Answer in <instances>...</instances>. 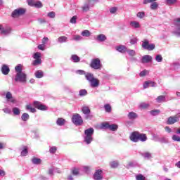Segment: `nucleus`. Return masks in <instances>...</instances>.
<instances>
[{
    "label": "nucleus",
    "instance_id": "f257e3e1",
    "mask_svg": "<svg viewBox=\"0 0 180 180\" xmlns=\"http://www.w3.org/2000/svg\"><path fill=\"white\" fill-rule=\"evenodd\" d=\"M130 140L134 143H138V141H147V135L146 134H141L139 131H134L130 136Z\"/></svg>",
    "mask_w": 180,
    "mask_h": 180
},
{
    "label": "nucleus",
    "instance_id": "f03ea898",
    "mask_svg": "<svg viewBox=\"0 0 180 180\" xmlns=\"http://www.w3.org/2000/svg\"><path fill=\"white\" fill-rule=\"evenodd\" d=\"M94 133H95V130L94 129V128H89L84 130V141L87 144H91V143L94 141V138L92 137V136H94Z\"/></svg>",
    "mask_w": 180,
    "mask_h": 180
},
{
    "label": "nucleus",
    "instance_id": "7ed1b4c3",
    "mask_svg": "<svg viewBox=\"0 0 180 180\" xmlns=\"http://www.w3.org/2000/svg\"><path fill=\"white\" fill-rule=\"evenodd\" d=\"M72 122L75 126H82L84 120L79 114H75L72 117Z\"/></svg>",
    "mask_w": 180,
    "mask_h": 180
},
{
    "label": "nucleus",
    "instance_id": "20e7f679",
    "mask_svg": "<svg viewBox=\"0 0 180 180\" xmlns=\"http://www.w3.org/2000/svg\"><path fill=\"white\" fill-rule=\"evenodd\" d=\"M90 67L91 68H93V70H101L102 63H101V59L98 58L92 59L90 63Z\"/></svg>",
    "mask_w": 180,
    "mask_h": 180
},
{
    "label": "nucleus",
    "instance_id": "39448f33",
    "mask_svg": "<svg viewBox=\"0 0 180 180\" xmlns=\"http://www.w3.org/2000/svg\"><path fill=\"white\" fill-rule=\"evenodd\" d=\"M27 76L25 72L22 73H17L15 75V81L16 82H22V84H25L27 81Z\"/></svg>",
    "mask_w": 180,
    "mask_h": 180
},
{
    "label": "nucleus",
    "instance_id": "423d86ee",
    "mask_svg": "<svg viewBox=\"0 0 180 180\" xmlns=\"http://www.w3.org/2000/svg\"><path fill=\"white\" fill-rule=\"evenodd\" d=\"M25 13H26V9L20 8L14 10L11 13V16L12 18H19V16H22Z\"/></svg>",
    "mask_w": 180,
    "mask_h": 180
},
{
    "label": "nucleus",
    "instance_id": "0eeeda50",
    "mask_svg": "<svg viewBox=\"0 0 180 180\" xmlns=\"http://www.w3.org/2000/svg\"><path fill=\"white\" fill-rule=\"evenodd\" d=\"M41 54L39 52H37L34 54V60L32 62V65H40L41 64V59L40 58Z\"/></svg>",
    "mask_w": 180,
    "mask_h": 180
},
{
    "label": "nucleus",
    "instance_id": "6e6552de",
    "mask_svg": "<svg viewBox=\"0 0 180 180\" xmlns=\"http://www.w3.org/2000/svg\"><path fill=\"white\" fill-rule=\"evenodd\" d=\"M34 107L38 110H47L49 108L47 105L41 103L40 101H34Z\"/></svg>",
    "mask_w": 180,
    "mask_h": 180
},
{
    "label": "nucleus",
    "instance_id": "1a4fd4ad",
    "mask_svg": "<svg viewBox=\"0 0 180 180\" xmlns=\"http://www.w3.org/2000/svg\"><path fill=\"white\" fill-rule=\"evenodd\" d=\"M94 180H102L103 179V171L102 169L96 170L94 174Z\"/></svg>",
    "mask_w": 180,
    "mask_h": 180
},
{
    "label": "nucleus",
    "instance_id": "9d476101",
    "mask_svg": "<svg viewBox=\"0 0 180 180\" xmlns=\"http://www.w3.org/2000/svg\"><path fill=\"white\" fill-rule=\"evenodd\" d=\"M176 122H179V118L177 116L169 117L167 121V124H174Z\"/></svg>",
    "mask_w": 180,
    "mask_h": 180
},
{
    "label": "nucleus",
    "instance_id": "9b49d317",
    "mask_svg": "<svg viewBox=\"0 0 180 180\" xmlns=\"http://www.w3.org/2000/svg\"><path fill=\"white\" fill-rule=\"evenodd\" d=\"M6 98L8 102H11V103H16V99H15L12 96V93H11L10 91H8L6 93Z\"/></svg>",
    "mask_w": 180,
    "mask_h": 180
},
{
    "label": "nucleus",
    "instance_id": "f8f14e48",
    "mask_svg": "<svg viewBox=\"0 0 180 180\" xmlns=\"http://www.w3.org/2000/svg\"><path fill=\"white\" fill-rule=\"evenodd\" d=\"M151 61H153V57L149 55H145L144 56H143L141 60V63H143V64L151 63Z\"/></svg>",
    "mask_w": 180,
    "mask_h": 180
},
{
    "label": "nucleus",
    "instance_id": "ddd939ff",
    "mask_svg": "<svg viewBox=\"0 0 180 180\" xmlns=\"http://www.w3.org/2000/svg\"><path fill=\"white\" fill-rule=\"evenodd\" d=\"M10 71H11V69H9V66H8L7 65H2L1 72L2 74H4V75H8Z\"/></svg>",
    "mask_w": 180,
    "mask_h": 180
},
{
    "label": "nucleus",
    "instance_id": "4468645a",
    "mask_svg": "<svg viewBox=\"0 0 180 180\" xmlns=\"http://www.w3.org/2000/svg\"><path fill=\"white\" fill-rule=\"evenodd\" d=\"M90 84L92 88H98L99 86V79L94 78L90 82Z\"/></svg>",
    "mask_w": 180,
    "mask_h": 180
},
{
    "label": "nucleus",
    "instance_id": "2eb2a0df",
    "mask_svg": "<svg viewBox=\"0 0 180 180\" xmlns=\"http://www.w3.org/2000/svg\"><path fill=\"white\" fill-rule=\"evenodd\" d=\"M117 51H119V53H125L127 51V48L124 45H120L118 46H116Z\"/></svg>",
    "mask_w": 180,
    "mask_h": 180
},
{
    "label": "nucleus",
    "instance_id": "dca6fc26",
    "mask_svg": "<svg viewBox=\"0 0 180 180\" xmlns=\"http://www.w3.org/2000/svg\"><path fill=\"white\" fill-rule=\"evenodd\" d=\"M32 164H34L35 165H40L41 164V159L36 157H33L31 160Z\"/></svg>",
    "mask_w": 180,
    "mask_h": 180
},
{
    "label": "nucleus",
    "instance_id": "f3484780",
    "mask_svg": "<svg viewBox=\"0 0 180 180\" xmlns=\"http://www.w3.org/2000/svg\"><path fill=\"white\" fill-rule=\"evenodd\" d=\"M85 78L91 82L95 77H94V75L92 73L87 72L85 74Z\"/></svg>",
    "mask_w": 180,
    "mask_h": 180
},
{
    "label": "nucleus",
    "instance_id": "a211bd4d",
    "mask_svg": "<svg viewBox=\"0 0 180 180\" xmlns=\"http://www.w3.org/2000/svg\"><path fill=\"white\" fill-rule=\"evenodd\" d=\"M68 40V37L65 36H60L58 38V43H67Z\"/></svg>",
    "mask_w": 180,
    "mask_h": 180
},
{
    "label": "nucleus",
    "instance_id": "6ab92c4d",
    "mask_svg": "<svg viewBox=\"0 0 180 180\" xmlns=\"http://www.w3.org/2000/svg\"><path fill=\"white\" fill-rule=\"evenodd\" d=\"M11 30H12L9 27H6V29L3 27L1 33V34H9V33H11Z\"/></svg>",
    "mask_w": 180,
    "mask_h": 180
},
{
    "label": "nucleus",
    "instance_id": "aec40b11",
    "mask_svg": "<svg viewBox=\"0 0 180 180\" xmlns=\"http://www.w3.org/2000/svg\"><path fill=\"white\" fill-rule=\"evenodd\" d=\"M104 109L107 113H110L112 112V106L109 103L104 105Z\"/></svg>",
    "mask_w": 180,
    "mask_h": 180
},
{
    "label": "nucleus",
    "instance_id": "412c9836",
    "mask_svg": "<svg viewBox=\"0 0 180 180\" xmlns=\"http://www.w3.org/2000/svg\"><path fill=\"white\" fill-rule=\"evenodd\" d=\"M128 117L129 119H130L131 120H133V119H137L138 117V115L136 112H129L128 114Z\"/></svg>",
    "mask_w": 180,
    "mask_h": 180
},
{
    "label": "nucleus",
    "instance_id": "4be33fe9",
    "mask_svg": "<svg viewBox=\"0 0 180 180\" xmlns=\"http://www.w3.org/2000/svg\"><path fill=\"white\" fill-rule=\"evenodd\" d=\"M56 123L58 126H64L65 124V120L64 118H58Z\"/></svg>",
    "mask_w": 180,
    "mask_h": 180
},
{
    "label": "nucleus",
    "instance_id": "5701e85b",
    "mask_svg": "<svg viewBox=\"0 0 180 180\" xmlns=\"http://www.w3.org/2000/svg\"><path fill=\"white\" fill-rule=\"evenodd\" d=\"M82 111L84 115H89L91 113V110L87 106L83 107Z\"/></svg>",
    "mask_w": 180,
    "mask_h": 180
},
{
    "label": "nucleus",
    "instance_id": "b1692460",
    "mask_svg": "<svg viewBox=\"0 0 180 180\" xmlns=\"http://www.w3.org/2000/svg\"><path fill=\"white\" fill-rule=\"evenodd\" d=\"M29 151L27 150V146H24L22 150L21 151V157H26Z\"/></svg>",
    "mask_w": 180,
    "mask_h": 180
},
{
    "label": "nucleus",
    "instance_id": "393cba45",
    "mask_svg": "<svg viewBox=\"0 0 180 180\" xmlns=\"http://www.w3.org/2000/svg\"><path fill=\"white\" fill-rule=\"evenodd\" d=\"M97 40L98 41H105V40H106V36H105V34H100L97 36Z\"/></svg>",
    "mask_w": 180,
    "mask_h": 180
},
{
    "label": "nucleus",
    "instance_id": "a878e982",
    "mask_svg": "<svg viewBox=\"0 0 180 180\" xmlns=\"http://www.w3.org/2000/svg\"><path fill=\"white\" fill-rule=\"evenodd\" d=\"M44 72L41 70H37L35 72V77L36 78H43Z\"/></svg>",
    "mask_w": 180,
    "mask_h": 180
},
{
    "label": "nucleus",
    "instance_id": "bb28decb",
    "mask_svg": "<svg viewBox=\"0 0 180 180\" xmlns=\"http://www.w3.org/2000/svg\"><path fill=\"white\" fill-rule=\"evenodd\" d=\"M119 129V126L116 124H112L110 125L109 129L111 130V131H116Z\"/></svg>",
    "mask_w": 180,
    "mask_h": 180
},
{
    "label": "nucleus",
    "instance_id": "cd10ccee",
    "mask_svg": "<svg viewBox=\"0 0 180 180\" xmlns=\"http://www.w3.org/2000/svg\"><path fill=\"white\" fill-rule=\"evenodd\" d=\"M158 103H161V102H165V96H159L156 98Z\"/></svg>",
    "mask_w": 180,
    "mask_h": 180
},
{
    "label": "nucleus",
    "instance_id": "c85d7f7f",
    "mask_svg": "<svg viewBox=\"0 0 180 180\" xmlns=\"http://www.w3.org/2000/svg\"><path fill=\"white\" fill-rule=\"evenodd\" d=\"M150 9H152V11H155L157 9H158V3L154 1L150 4Z\"/></svg>",
    "mask_w": 180,
    "mask_h": 180
},
{
    "label": "nucleus",
    "instance_id": "c756f323",
    "mask_svg": "<svg viewBox=\"0 0 180 180\" xmlns=\"http://www.w3.org/2000/svg\"><path fill=\"white\" fill-rule=\"evenodd\" d=\"M82 36L84 37H89V36H91V32L88 30H84L82 32Z\"/></svg>",
    "mask_w": 180,
    "mask_h": 180
},
{
    "label": "nucleus",
    "instance_id": "7c9ffc66",
    "mask_svg": "<svg viewBox=\"0 0 180 180\" xmlns=\"http://www.w3.org/2000/svg\"><path fill=\"white\" fill-rule=\"evenodd\" d=\"M110 165L111 167V168H117V167H119V162L117 161H112L111 162H110Z\"/></svg>",
    "mask_w": 180,
    "mask_h": 180
},
{
    "label": "nucleus",
    "instance_id": "2f4dec72",
    "mask_svg": "<svg viewBox=\"0 0 180 180\" xmlns=\"http://www.w3.org/2000/svg\"><path fill=\"white\" fill-rule=\"evenodd\" d=\"M72 60L74 61V63H79V61H81V58H79V57L77 55H72Z\"/></svg>",
    "mask_w": 180,
    "mask_h": 180
},
{
    "label": "nucleus",
    "instance_id": "473e14b6",
    "mask_svg": "<svg viewBox=\"0 0 180 180\" xmlns=\"http://www.w3.org/2000/svg\"><path fill=\"white\" fill-rule=\"evenodd\" d=\"M29 117H30L29 114L26 112L23 113L21 116V119L22 120H23V122H27V120H29Z\"/></svg>",
    "mask_w": 180,
    "mask_h": 180
},
{
    "label": "nucleus",
    "instance_id": "72a5a7b5",
    "mask_svg": "<svg viewBox=\"0 0 180 180\" xmlns=\"http://www.w3.org/2000/svg\"><path fill=\"white\" fill-rule=\"evenodd\" d=\"M131 25L132 26V27H134L135 29H139V27H140V22L133 21L131 22Z\"/></svg>",
    "mask_w": 180,
    "mask_h": 180
},
{
    "label": "nucleus",
    "instance_id": "f704fd0d",
    "mask_svg": "<svg viewBox=\"0 0 180 180\" xmlns=\"http://www.w3.org/2000/svg\"><path fill=\"white\" fill-rule=\"evenodd\" d=\"M26 110H30L32 113L36 112V109L34 108H32L31 105H26Z\"/></svg>",
    "mask_w": 180,
    "mask_h": 180
},
{
    "label": "nucleus",
    "instance_id": "c9c22d12",
    "mask_svg": "<svg viewBox=\"0 0 180 180\" xmlns=\"http://www.w3.org/2000/svg\"><path fill=\"white\" fill-rule=\"evenodd\" d=\"M15 72H17V74H21L23 72H22V65H20L15 66Z\"/></svg>",
    "mask_w": 180,
    "mask_h": 180
},
{
    "label": "nucleus",
    "instance_id": "e433bc0d",
    "mask_svg": "<svg viewBox=\"0 0 180 180\" xmlns=\"http://www.w3.org/2000/svg\"><path fill=\"white\" fill-rule=\"evenodd\" d=\"M13 115H15L16 116L20 115V110L18 108H13Z\"/></svg>",
    "mask_w": 180,
    "mask_h": 180
},
{
    "label": "nucleus",
    "instance_id": "4c0bfd02",
    "mask_svg": "<svg viewBox=\"0 0 180 180\" xmlns=\"http://www.w3.org/2000/svg\"><path fill=\"white\" fill-rule=\"evenodd\" d=\"M160 113H161V110H153L150 111L152 116H157V115H160Z\"/></svg>",
    "mask_w": 180,
    "mask_h": 180
},
{
    "label": "nucleus",
    "instance_id": "58836bf2",
    "mask_svg": "<svg viewBox=\"0 0 180 180\" xmlns=\"http://www.w3.org/2000/svg\"><path fill=\"white\" fill-rule=\"evenodd\" d=\"M34 6L35 8H42L43 7V4H41V1H35L34 3Z\"/></svg>",
    "mask_w": 180,
    "mask_h": 180
},
{
    "label": "nucleus",
    "instance_id": "ea45409f",
    "mask_svg": "<svg viewBox=\"0 0 180 180\" xmlns=\"http://www.w3.org/2000/svg\"><path fill=\"white\" fill-rule=\"evenodd\" d=\"M72 175H79V169L77 168L74 167L72 169Z\"/></svg>",
    "mask_w": 180,
    "mask_h": 180
},
{
    "label": "nucleus",
    "instance_id": "a19ab883",
    "mask_svg": "<svg viewBox=\"0 0 180 180\" xmlns=\"http://www.w3.org/2000/svg\"><path fill=\"white\" fill-rule=\"evenodd\" d=\"M137 18H139V19H143V18H144L146 16V13L142 11V12H139L136 14Z\"/></svg>",
    "mask_w": 180,
    "mask_h": 180
},
{
    "label": "nucleus",
    "instance_id": "79ce46f5",
    "mask_svg": "<svg viewBox=\"0 0 180 180\" xmlns=\"http://www.w3.org/2000/svg\"><path fill=\"white\" fill-rule=\"evenodd\" d=\"M150 106L149 104H147L146 103H141L139 105V107L141 108V109H147V108H148Z\"/></svg>",
    "mask_w": 180,
    "mask_h": 180
},
{
    "label": "nucleus",
    "instance_id": "37998d69",
    "mask_svg": "<svg viewBox=\"0 0 180 180\" xmlns=\"http://www.w3.org/2000/svg\"><path fill=\"white\" fill-rule=\"evenodd\" d=\"M150 44H148V41H144L142 44V47L145 50H147V48L149 47Z\"/></svg>",
    "mask_w": 180,
    "mask_h": 180
},
{
    "label": "nucleus",
    "instance_id": "c03bdc74",
    "mask_svg": "<svg viewBox=\"0 0 180 180\" xmlns=\"http://www.w3.org/2000/svg\"><path fill=\"white\" fill-rule=\"evenodd\" d=\"M150 44H148V41H144L142 44V47L145 50H147V48L149 47Z\"/></svg>",
    "mask_w": 180,
    "mask_h": 180
},
{
    "label": "nucleus",
    "instance_id": "a18cd8bd",
    "mask_svg": "<svg viewBox=\"0 0 180 180\" xmlns=\"http://www.w3.org/2000/svg\"><path fill=\"white\" fill-rule=\"evenodd\" d=\"M57 152V147L56 146H53V147H51L50 149H49V153L51 154H54Z\"/></svg>",
    "mask_w": 180,
    "mask_h": 180
},
{
    "label": "nucleus",
    "instance_id": "49530a36",
    "mask_svg": "<svg viewBox=\"0 0 180 180\" xmlns=\"http://www.w3.org/2000/svg\"><path fill=\"white\" fill-rule=\"evenodd\" d=\"M127 52L131 57H134V56H136V51H134V50H128Z\"/></svg>",
    "mask_w": 180,
    "mask_h": 180
},
{
    "label": "nucleus",
    "instance_id": "de8ad7c7",
    "mask_svg": "<svg viewBox=\"0 0 180 180\" xmlns=\"http://www.w3.org/2000/svg\"><path fill=\"white\" fill-rule=\"evenodd\" d=\"M136 180H146V177L143 174H138L136 176Z\"/></svg>",
    "mask_w": 180,
    "mask_h": 180
},
{
    "label": "nucleus",
    "instance_id": "09e8293b",
    "mask_svg": "<svg viewBox=\"0 0 180 180\" xmlns=\"http://www.w3.org/2000/svg\"><path fill=\"white\" fill-rule=\"evenodd\" d=\"M88 92L85 89H82L79 91V96H85V95H87Z\"/></svg>",
    "mask_w": 180,
    "mask_h": 180
},
{
    "label": "nucleus",
    "instance_id": "8fccbe9b",
    "mask_svg": "<svg viewBox=\"0 0 180 180\" xmlns=\"http://www.w3.org/2000/svg\"><path fill=\"white\" fill-rule=\"evenodd\" d=\"M47 15L49 16V18H51V19H54L56 18V13L53 11L49 12Z\"/></svg>",
    "mask_w": 180,
    "mask_h": 180
},
{
    "label": "nucleus",
    "instance_id": "3c124183",
    "mask_svg": "<svg viewBox=\"0 0 180 180\" xmlns=\"http://www.w3.org/2000/svg\"><path fill=\"white\" fill-rule=\"evenodd\" d=\"M83 12H88L89 11V5L85 4L83 7H82Z\"/></svg>",
    "mask_w": 180,
    "mask_h": 180
},
{
    "label": "nucleus",
    "instance_id": "603ef678",
    "mask_svg": "<svg viewBox=\"0 0 180 180\" xmlns=\"http://www.w3.org/2000/svg\"><path fill=\"white\" fill-rule=\"evenodd\" d=\"M177 0H166L167 5H174V4H176Z\"/></svg>",
    "mask_w": 180,
    "mask_h": 180
},
{
    "label": "nucleus",
    "instance_id": "864d4df0",
    "mask_svg": "<svg viewBox=\"0 0 180 180\" xmlns=\"http://www.w3.org/2000/svg\"><path fill=\"white\" fill-rule=\"evenodd\" d=\"M172 140H174V141H180V136L178 135H173Z\"/></svg>",
    "mask_w": 180,
    "mask_h": 180
},
{
    "label": "nucleus",
    "instance_id": "5fc2aeb1",
    "mask_svg": "<svg viewBox=\"0 0 180 180\" xmlns=\"http://www.w3.org/2000/svg\"><path fill=\"white\" fill-rule=\"evenodd\" d=\"M157 0H143V5H147L148 4H151L153 2H155Z\"/></svg>",
    "mask_w": 180,
    "mask_h": 180
},
{
    "label": "nucleus",
    "instance_id": "6e6d98bb",
    "mask_svg": "<svg viewBox=\"0 0 180 180\" xmlns=\"http://www.w3.org/2000/svg\"><path fill=\"white\" fill-rule=\"evenodd\" d=\"M155 60L158 63H161V61H162V56L161 55H158L156 56Z\"/></svg>",
    "mask_w": 180,
    "mask_h": 180
},
{
    "label": "nucleus",
    "instance_id": "4d7b16f0",
    "mask_svg": "<svg viewBox=\"0 0 180 180\" xmlns=\"http://www.w3.org/2000/svg\"><path fill=\"white\" fill-rule=\"evenodd\" d=\"M101 126H102L103 129H109L110 124H109V123H108V122H105V123H103Z\"/></svg>",
    "mask_w": 180,
    "mask_h": 180
},
{
    "label": "nucleus",
    "instance_id": "13d9d810",
    "mask_svg": "<svg viewBox=\"0 0 180 180\" xmlns=\"http://www.w3.org/2000/svg\"><path fill=\"white\" fill-rule=\"evenodd\" d=\"M78 17L77 15H74L71 19H70V23H77V19Z\"/></svg>",
    "mask_w": 180,
    "mask_h": 180
},
{
    "label": "nucleus",
    "instance_id": "bf43d9fd",
    "mask_svg": "<svg viewBox=\"0 0 180 180\" xmlns=\"http://www.w3.org/2000/svg\"><path fill=\"white\" fill-rule=\"evenodd\" d=\"M150 86V81H146L143 84V89H147V88Z\"/></svg>",
    "mask_w": 180,
    "mask_h": 180
},
{
    "label": "nucleus",
    "instance_id": "052dcab7",
    "mask_svg": "<svg viewBox=\"0 0 180 180\" xmlns=\"http://www.w3.org/2000/svg\"><path fill=\"white\" fill-rule=\"evenodd\" d=\"M154 49H155V45H154L153 44H149L148 47L147 48V50L151 51V50H154Z\"/></svg>",
    "mask_w": 180,
    "mask_h": 180
},
{
    "label": "nucleus",
    "instance_id": "680f3d73",
    "mask_svg": "<svg viewBox=\"0 0 180 180\" xmlns=\"http://www.w3.org/2000/svg\"><path fill=\"white\" fill-rule=\"evenodd\" d=\"M34 0H27V4L30 6H34Z\"/></svg>",
    "mask_w": 180,
    "mask_h": 180
},
{
    "label": "nucleus",
    "instance_id": "e2e57ef3",
    "mask_svg": "<svg viewBox=\"0 0 180 180\" xmlns=\"http://www.w3.org/2000/svg\"><path fill=\"white\" fill-rule=\"evenodd\" d=\"M117 11V7H112L110 9V13H116Z\"/></svg>",
    "mask_w": 180,
    "mask_h": 180
},
{
    "label": "nucleus",
    "instance_id": "0e129e2a",
    "mask_svg": "<svg viewBox=\"0 0 180 180\" xmlns=\"http://www.w3.org/2000/svg\"><path fill=\"white\" fill-rule=\"evenodd\" d=\"M174 25L176 26H180V18H176L174 20Z\"/></svg>",
    "mask_w": 180,
    "mask_h": 180
},
{
    "label": "nucleus",
    "instance_id": "69168bd1",
    "mask_svg": "<svg viewBox=\"0 0 180 180\" xmlns=\"http://www.w3.org/2000/svg\"><path fill=\"white\" fill-rule=\"evenodd\" d=\"M81 39H82V37L80 35H75L73 40L78 41V40H81Z\"/></svg>",
    "mask_w": 180,
    "mask_h": 180
},
{
    "label": "nucleus",
    "instance_id": "338daca9",
    "mask_svg": "<svg viewBox=\"0 0 180 180\" xmlns=\"http://www.w3.org/2000/svg\"><path fill=\"white\" fill-rule=\"evenodd\" d=\"M147 72H148L147 70L141 71L140 72L139 75H140V77H146V75H147Z\"/></svg>",
    "mask_w": 180,
    "mask_h": 180
},
{
    "label": "nucleus",
    "instance_id": "774afa93",
    "mask_svg": "<svg viewBox=\"0 0 180 180\" xmlns=\"http://www.w3.org/2000/svg\"><path fill=\"white\" fill-rule=\"evenodd\" d=\"M174 34L176 36H178V37H180V27H179L178 30H176V31H174Z\"/></svg>",
    "mask_w": 180,
    "mask_h": 180
}]
</instances>
